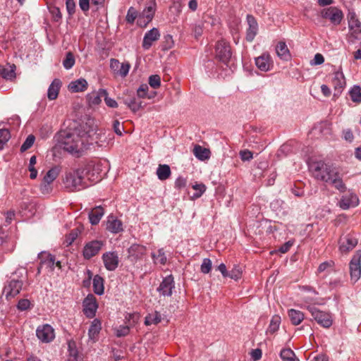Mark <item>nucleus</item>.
I'll use <instances>...</instances> for the list:
<instances>
[{
    "label": "nucleus",
    "instance_id": "obj_1",
    "mask_svg": "<svg viewBox=\"0 0 361 361\" xmlns=\"http://www.w3.org/2000/svg\"><path fill=\"white\" fill-rule=\"evenodd\" d=\"M95 134L96 126L94 119L85 117L80 123H75L73 127L59 132L55 136V147L78 156L91 144Z\"/></svg>",
    "mask_w": 361,
    "mask_h": 361
},
{
    "label": "nucleus",
    "instance_id": "obj_2",
    "mask_svg": "<svg viewBox=\"0 0 361 361\" xmlns=\"http://www.w3.org/2000/svg\"><path fill=\"white\" fill-rule=\"evenodd\" d=\"M309 167L315 179L326 183H329L338 172L336 166L323 161H314L310 164Z\"/></svg>",
    "mask_w": 361,
    "mask_h": 361
},
{
    "label": "nucleus",
    "instance_id": "obj_3",
    "mask_svg": "<svg viewBox=\"0 0 361 361\" xmlns=\"http://www.w3.org/2000/svg\"><path fill=\"white\" fill-rule=\"evenodd\" d=\"M85 174V170L83 169L67 172L63 179L65 187L71 191L80 190L87 187L84 180Z\"/></svg>",
    "mask_w": 361,
    "mask_h": 361
},
{
    "label": "nucleus",
    "instance_id": "obj_4",
    "mask_svg": "<svg viewBox=\"0 0 361 361\" xmlns=\"http://www.w3.org/2000/svg\"><path fill=\"white\" fill-rule=\"evenodd\" d=\"M130 92L133 94H129L125 99V104L134 112L145 106L142 99H152L157 96V92H136V94H135V92Z\"/></svg>",
    "mask_w": 361,
    "mask_h": 361
},
{
    "label": "nucleus",
    "instance_id": "obj_5",
    "mask_svg": "<svg viewBox=\"0 0 361 361\" xmlns=\"http://www.w3.org/2000/svg\"><path fill=\"white\" fill-rule=\"evenodd\" d=\"M350 281L355 283L361 276V250L355 252L349 263Z\"/></svg>",
    "mask_w": 361,
    "mask_h": 361
},
{
    "label": "nucleus",
    "instance_id": "obj_6",
    "mask_svg": "<svg viewBox=\"0 0 361 361\" xmlns=\"http://www.w3.org/2000/svg\"><path fill=\"white\" fill-rule=\"evenodd\" d=\"M313 319L322 327L329 328L333 324V319L329 312H323L314 307H308Z\"/></svg>",
    "mask_w": 361,
    "mask_h": 361
},
{
    "label": "nucleus",
    "instance_id": "obj_7",
    "mask_svg": "<svg viewBox=\"0 0 361 361\" xmlns=\"http://www.w3.org/2000/svg\"><path fill=\"white\" fill-rule=\"evenodd\" d=\"M311 133L317 138L330 139L332 136L331 123L327 121L317 123Z\"/></svg>",
    "mask_w": 361,
    "mask_h": 361
},
{
    "label": "nucleus",
    "instance_id": "obj_8",
    "mask_svg": "<svg viewBox=\"0 0 361 361\" xmlns=\"http://www.w3.org/2000/svg\"><path fill=\"white\" fill-rule=\"evenodd\" d=\"M216 57L224 64H227L231 57L228 43L224 39L219 40L216 44Z\"/></svg>",
    "mask_w": 361,
    "mask_h": 361
},
{
    "label": "nucleus",
    "instance_id": "obj_9",
    "mask_svg": "<svg viewBox=\"0 0 361 361\" xmlns=\"http://www.w3.org/2000/svg\"><path fill=\"white\" fill-rule=\"evenodd\" d=\"M104 245V242L99 240H94L87 243L82 250L83 257L85 259L92 258L99 253Z\"/></svg>",
    "mask_w": 361,
    "mask_h": 361
},
{
    "label": "nucleus",
    "instance_id": "obj_10",
    "mask_svg": "<svg viewBox=\"0 0 361 361\" xmlns=\"http://www.w3.org/2000/svg\"><path fill=\"white\" fill-rule=\"evenodd\" d=\"M146 251L147 247L145 245L133 243L127 250V258L130 262L135 264L142 259L146 254Z\"/></svg>",
    "mask_w": 361,
    "mask_h": 361
},
{
    "label": "nucleus",
    "instance_id": "obj_11",
    "mask_svg": "<svg viewBox=\"0 0 361 361\" xmlns=\"http://www.w3.org/2000/svg\"><path fill=\"white\" fill-rule=\"evenodd\" d=\"M83 313L90 319L93 318L97 312L98 304L92 294H88L82 302Z\"/></svg>",
    "mask_w": 361,
    "mask_h": 361
},
{
    "label": "nucleus",
    "instance_id": "obj_12",
    "mask_svg": "<svg viewBox=\"0 0 361 361\" xmlns=\"http://www.w3.org/2000/svg\"><path fill=\"white\" fill-rule=\"evenodd\" d=\"M156 1L153 0L139 15L137 23L140 26H146L154 18L156 11Z\"/></svg>",
    "mask_w": 361,
    "mask_h": 361
},
{
    "label": "nucleus",
    "instance_id": "obj_13",
    "mask_svg": "<svg viewBox=\"0 0 361 361\" xmlns=\"http://www.w3.org/2000/svg\"><path fill=\"white\" fill-rule=\"evenodd\" d=\"M102 259L104 266L106 270L113 271L118 268L119 264V257L117 252H106L102 255Z\"/></svg>",
    "mask_w": 361,
    "mask_h": 361
},
{
    "label": "nucleus",
    "instance_id": "obj_14",
    "mask_svg": "<svg viewBox=\"0 0 361 361\" xmlns=\"http://www.w3.org/2000/svg\"><path fill=\"white\" fill-rule=\"evenodd\" d=\"M36 336L43 343H50L55 338L54 329L49 324L39 326L36 330Z\"/></svg>",
    "mask_w": 361,
    "mask_h": 361
},
{
    "label": "nucleus",
    "instance_id": "obj_15",
    "mask_svg": "<svg viewBox=\"0 0 361 361\" xmlns=\"http://www.w3.org/2000/svg\"><path fill=\"white\" fill-rule=\"evenodd\" d=\"M322 16L324 18L329 19L333 24L338 25L341 23L343 15L342 11L336 7H329L323 9Z\"/></svg>",
    "mask_w": 361,
    "mask_h": 361
},
{
    "label": "nucleus",
    "instance_id": "obj_16",
    "mask_svg": "<svg viewBox=\"0 0 361 361\" xmlns=\"http://www.w3.org/2000/svg\"><path fill=\"white\" fill-rule=\"evenodd\" d=\"M175 288V282L171 274L164 277L157 288V291L161 295L170 297L172 295V290Z\"/></svg>",
    "mask_w": 361,
    "mask_h": 361
},
{
    "label": "nucleus",
    "instance_id": "obj_17",
    "mask_svg": "<svg viewBox=\"0 0 361 361\" xmlns=\"http://www.w3.org/2000/svg\"><path fill=\"white\" fill-rule=\"evenodd\" d=\"M338 204L342 209L346 210L357 207L359 204V198L356 194L349 191L348 194L341 196Z\"/></svg>",
    "mask_w": 361,
    "mask_h": 361
},
{
    "label": "nucleus",
    "instance_id": "obj_18",
    "mask_svg": "<svg viewBox=\"0 0 361 361\" xmlns=\"http://www.w3.org/2000/svg\"><path fill=\"white\" fill-rule=\"evenodd\" d=\"M23 283L19 280H11L7 286L4 287V293L6 298L9 300L10 298H14L17 295L21 288Z\"/></svg>",
    "mask_w": 361,
    "mask_h": 361
},
{
    "label": "nucleus",
    "instance_id": "obj_19",
    "mask_svg": "<svg viewBox=\"0 0 361 361\" xmlns=\"http://www.w3.org/2000/svg\"><path fill=\"white\" fill-rule=\"evenodd\" d=\"M357 244V239L352 235L341 237L339 240V250L341 252H348Z\"/></svg>",
    "mask_w": 361,
    "mask_h": 361
},
{
    "label": "nucleus",
    "instance_id": "obj_20",
    "mask_svg": "<svg viewBox=\"0 0 361 361\" xmlns=\"http://www.w3.org/2000/svg\"><path fill=\"white\" fill-rule=\"evenodd\" d=\"M256 66L262 71H269L273 66L271 56L268 53H264L255 59Z\"/></svg>",
    "mask_w": 361,
    "mask_h": 361
},
{
    "label": "nucleus",
    "instance_id": "obj_21",
    "mask_svg": "<svg viewBox=\"0 0 361 361\" xmlns=\"http://www.w3.org/2000/svg\"><path fill=\"white\" fill-rule=\"evenodd\" d=\"M160 33L157 28L153 27L147 31L143 38L142 47L144 49H149L152 43L159 39Z\"/></svg>",
    "mask_w": 361,
    "mask_h": 361
},
{
    "label": "nucleus",
    "instance_id": "obj_22",
    "mask_svg": "<svg viewBox=\"0 0 361 361\" xmlns=\"http://www.w3.org/2000/svg\"><path fill=\"white\" fill-rule=\"evenodd\" d=\"M247 22L248 24V28L246 32V39L248 42H252L257 33L258 24L255 18L252 15L247 16Z\"/></svg>",
    "mask_w": 361,
    "mask_h": 361
},
{
    "label": "nucleus",
    "instance_id": "obj_23",
    "mask_svg": "<svg viewBox=\"0 0 361 361\" xmlns=\"http://www.w3.org/2000/svg\"><path fill=\"white\" fill-rule=\"evenodd\" d=\"M106 229L111 233L117 234L123 231V223L113 215L108 216Z\"/></svg>",
    "mask_w": 361,
    "mask_h": 361
},
{
    "label": "nucleus",
    "instance_id": "obj_24",
    "mask_svg": "<svg viewBox=\"0 0 361 361\" xmlns=\"http://www.w3.org/2000/svg\"><path fill=\"white\" fill-rule=\"evenodd\" d=\"M102 329L101 322L98 319H94L88 329V338L92 343H95L98 335Z\"/></svg>",
    "mask_w": 361,
    "mask_h": 361
},
{
    "label": "nucleus",
    "instance_id": "obj_25",
    "mask_svg": "<svg viewBox=\"0 0 361 361\" xmlns=\"http://www.w3.org/2000/svg\"><path fill=\"white\" fill-rule=\"evenodd\" d=\"M348 27L355 34L361 33V23L355 13L349 12L348 14Z\"/></svg>",
    "mask_w": 361,
    "mask_h": 361
},
{
    "label": "nucleus",
    "instance_id": "obj_26",
    "mask_svg": "<svg viewBox=\"0 0 361 361\" xmlns=\"http://www.w3.org/2000/svg\"><path fill=\"white\" fill-rule=\"evenodd\" d=\"M104 214V208L101 206H97L89 213V219L92 225H97L100 221Z\"/></svg>",
    "mask_w": 361,
    "mask_h": 361
},
{
    "label": "nucleus",
    "instance_id": "obj_27",
    "mask_svg": "<svg viewBox=\"0 0 361 361\" xmlns=\"http://www.w3.org/2000/svg\"><path fill=\"white\" fill-rule=\"evenodd\" d=\"M331 83L335 90L343 89L345 86V79L343 72L336 71L331 77Z\"/></svg>",
    "mask_w": 361,
    "mask_h": 361
},
{
    "label": "nucleus",
    "instance_id": "obj_28",
    "mask_svg": "<svg viewBox=\"0 0 361 361\" xmlns=\"http://www.w3.org/2000/svg\"><path fill=\"white\" fill-rule=\"evenodd\" d=\"M16 66L14 64H6L0 66V77L6 80H12L16 77Z\"/></svg>",
    "mask_w": 361,
    "mask_h": 361
},
{
    "label": "nucleus",
    "instance_id": "obj_29",
    "mask_svg": "<svg viewBox=\"0 0 361 361\" xmlns=\"http://www.w3.org/2000/svg\"><path fill=\"white\" fill-rule=\"evenodd\" d=\"M38 257L41 260V264L43 266H46L47 268L53 270L55 265V257L51 254L47 253L46 252H41L38 254Z\"/></svg>",
    "mask_w": 361,
    "mask_h": 361
},
{
    "label": "nucleus",
    "instance_id": "obj_30",
    "mask_svg": "<svg viewBox=\"0 0 361 361\" xmlns=\"http://www.w3.org/2000/svg\"><path fill=\"white\" fill-rule=\"evenodd\" d=\"M277 56L282 60L288 61L290 59V51L285 42H279L276 47Z\"/></svg>",
    "mask_w": 361,
    "mask_h": 361
},
{
    "label": "nucleus",
    "instance_id": "obj_31",
    "mask_svg": "<svg viewBox=\"0 0 361 361\" xmlns=\"http://www.w3.org/2000/svg\"><path fill=\"white\" fill-rule=\"evenodd\" d=\"M193 154L195 157L200 161L207 160L211 156V152L209 149L203 147L199 145H196L194 147Z\"/></svg>",
    "mask_w": 361,
    "mask_h": 361
},
{
    "label": "nucleus",
    "instance_id": "obj_32",
    "mask_svg": "<svg viewBox=\"0 0 361 361\" xmlns=\"http://www.w3.org/2000/svg\"><path fill=\"white\" fill-rule=\"evenodd\" d=\"M105 93L106 92H90L87 95V99L88 101V104L90 106L94 107L98 104H99L102 102V97H104Z\"/></svg>",
    "mask_w": 361,
    "mask_h": 361
},
{
    "label": "nucleus",
    "instance_id": "obj_33",
    "mask_svg": "<svg viewBox=\"0 0 361 361\" xmlns=\"http://www.w3.org/2000/svg\"><path fill=\"white\" fill-rule=\"evenodd\" d=\"M288 315L291 324L295 326L299 325L305 318L303 312L295 309L288 310Z\"/></svg>",
    "mask_w": 361,
    "mask_h": 361
},
{
    "label": "nucleus",
    "instance_id": "obj_34",
    "mask_svg": "<svg viewBox=\"0 0 361 361\" xmlns=\"http://www.w3.org/2000/svg\"><path fill=\"white\" fill-rule=\"evenodd\" d=\"M329 184L333 185L336 189L339 190L341 192H344L346 190V186L343 182L342 178L338 171L334 176L332 177Z\"/></svg>",
    "mask_w": 361,
    "mask_h": 361
},
{
    "label": "nucleus",
    "instance_id": "obj_35",
    "mask_svg": "<svg viewBox=\"0 0 361 361\" xmlns=\"http://www.w3.org/2000/svg\"><path fill=\"white\" fill-rule=\"evenodd\" d=\"M104 279L99 275H95L93 278V290L95 294L102 295L104 293Z\"/></svg>",
    "mask_w": 361,
    "mask_h": 361
},
{
    "label": "nucleus",
    "instance_id": "obj_36",
    "mask_svg": "<svg viewBox=\"0 0 361 361\" xmlns=\"http://www.w3.org/2000/svg\"><path fill=\"white\" fill-rule=\"evenodd\" d=\"M69 90H85L88 87V83L84 78H79L69 83Z\"/></svg>",
    "mask_w": 361,
    "mask_h": 361
},
{
    "label": "nucleus",
    "instance_id": "obj_37",
    "mask_svg": "<svg viewBox=\"0 0 361 361\" xmlns=\"http://www.w3.org/2000/svg\"><path fill=\"white\" fill-rule=\"evenodd\" d=\"M171 173V169L167 164L159 165L157 169V175L158 178L161 180H164L169 178Z\"/></svg>",
    "mask_w": 361,
    "mask_h": 361
},
{
    "label": "nucleus",
    "instance_id": "obj_38",
    "mask_svg": "<svg viewBox=\"0 0 361 361\" xmlns=\"http://www.w3.org/2000/svg\"><path fill=\"white\" fill-rule=\"evenodd\" d=\"M161 321V314L154 311L152 313L148 314L145 319V324L147 326H149L152 324H157Z\"/></svg>",
    "mask_w": 361,
    "mask_h": 361
},
{
    "label": "nucleus",
    "instance_id": "obj_39",
    "mask_svg": "<svg viewBox=\"0 0 361 361\" xmlns=\"http://www.w3.org/2000/svg\"><path fill=\"white\" fill-rule=\"evenodd\" d=\"M151 255L154 264L164 265L166 263L167 258L163 248L159 249L157 252H152Z\"/></svg>",
    "mask_w": 361,
    "mask_h": 361
},
{
    "label": "nucleus",
    "instance_id": "obj_40",
    "mask_svg": "<svg viewBox=\"0 0 361 361\" xmlns=\"http://www.w3.org/2000/svg\"><path fill=\"white\" fill-rule=\"evenodd\" d=\"M281 324V317L279 315H274L272 317L269 327L267 330V333L274 334L279 329Z\"/></svg>",
    "mask_w": 361,
    "mask_h": 361
},
{
    "label": "nucleus",
    "instance_id": "obj_41",
    "mask_svg": "<svg viewBox=\"0 0 361 361\" xmlns=\"http://www.w3.org/2000/svg\"><path fill=\"white\" fill-rule=\"evenodd\" d=\"M284 202L279 199L274 200L270 203L271 209L277 214H284Z\"/></svg>",
    "mask_w": 361,
    "mask_h": 361
},
{
    "label": "nucleus",
    "instance_id": "obj_42",
    "mask_svg": "<svg viewBox=\"0 0 361 361\" xmlns=\"http://www.w3.org/2000/svg\"><path fill=\"white\" fill-rule=\"evenodd\" d=\"M280 357L283 361H299L295 357V353L290 348L283 349L280 353Z\"/></svg>",
    "mask_w": 361,
    "mask_h": 361
},
{
    "label": "nucleus",
    "instance_id": "obj_43",
    "mask_svg": "<svg viewBox=\"0 0 361 361\" xmlns=\"http://www.w3.org/2000/svg\"><path fill=\"white\" fill-rule=\"evenodd\" d=\"M75 63V59L73 54L68 51L66 54V57L63 61V66L65 69L70 70L72 68Z\"/></svg>",
    "mask_w": 361,
    "mask_h": 361
},
{
    "label": "nucleus",
    "instance_id": "obj_44",
    "mask_svg": "<svg viewBox=\"0 0 361 361\" xmlns=\"http://www.w3.org/2000/svg\"><path fill=\"white\" fill-rule=\"evenodd\" d=\"M59 170L57 167L49 169L44 176L43 180L51 183L58 176Z\"/></svg>",
    "mask_w": 361,
    "mask_h": 361
},
{
    "label": "nucleus",
    "instance_id": "obj_45",
    "mask_svg": "<svg viewBox=\"0 0 361 361\" xmlns=\"http://www.w3.org/2000/svg\"><path fill=\"white\" fill-rule=\"evenodd\" d=\"M192 188L195 190V192L192 196L193 200L200 198L206 191V186L203 183H196L192 185Z\"/></svg>",
    "mask_w": 361,
    "mask_h": 361
},
{
    "label": "nucleus",
    "instance_id": "obj_46",
    "mask_svg": "<svg viewBox=\"0 0 361 361\" xmlns=\"http://www.w3.org/2000/svg\"><path fill=\"white\" fill-rule=\"evenodd\" d=\"M11 134L8 129H0V151L4 149V145L9 140Z\"/></svg>",
    "mask_w": 361,
    "mask_h": 361
},
{
    "label": "nucleus",
    "instance_id": "obj_47",
    "mask_svg": "<svg viewBox=\"0 0 361 361\" xmlns=\"http://www.w3.org/2000/svg\"><path fill=\"white\" fill-rule=\"evenodd\" d=\"M35 140V136L33 135H29L27 137L26 140L23 143V145H21L20 151L22 152H23L27 150L29 148H30L33 145Z\"/></svg>",
    "mask_w": 361,
    "mask_h": 361
},
{
    "label": "nucleus",
    "instance_id": "obj_48",
    "mask_svg": "<svg viewBox=\"0 0 361 361\" xmlns=\"http://www.w3.org/2000/svg\"><path fill=\"white\" fill-rule=\"evenodd\" d=\"M334 266V262L332 260L326 261L319 264L317 269V273L320 274L324 271H328L331 269Z\"/></svg>",
    "mask_w": 361,
    "mask_h": 361
},
{
    "label": "nucleus",
    "instance_id": "obj_49",
    "mask_svg": "<svg viewBox=\"0 0 361 361\" xmlns=\"http://www.w3.org/2000/svg\"><path fill=\"white\" fill-rule=\"evenodd\" d=\"M241 268L239 266H235L232 270L228 272V276L227 277L237 281L241 277Z\"/></svg>",
    "mask_w": 361,
    "mask_h": 361
},
{
    "label": "nucleus",
    "instance_id": "obj_50",
    "mask_svg": "<svg viewBox=\"0 0 361 361\" xmlns=\"http://www.w3.org/2000/svg\"><path fill=\"white\" fill-rule=\"evenodd\" d=\"M149 84L153 89H157L161 84V78L158 75H152L149 77Z\"/></svg>",
    "mask_w": 361,
    "mask_h": 361
},
{
    "label": "nucleus",
    "instance_id": "obj_51",
    "mask_svg": "<svg viewBox=\"0 0 361 361\" xmlns=\"http://www.w3.org/2000/svg\"><path fill=\"white\" fill-rule=\"evenodd\" d=\"M212 261L210 259H209V258L203 259L202 264H201V267H200L201 272L203 274L209 273L212 269Z\"/></svg>",
    "mask_w": 361,
    "mask_h": 361
},
{
    "label": "nucleus",
    "instance_id": "obj_52",
    "mask_svg": "<svg viewBox=\"0 0 361 361\" xmlns=\"http://www.w3.org/2000/svg\"><path fill=\"white\" fill-rule=\"evenodd\" d=\"M137 17V13L133 7H130L127 13L126 20L128 23H133Z\"/></svg>",
    "mask_w": 361,
    "mask_h": 361
},
{
    "label": "nucleus",
    "instance_id": "obj_53",
    "mask_svg": "<svg viewBox=\"0 0 361 361\" xmlns=\"http://www.w3.org/2000/svg\"><path fill=\"white\" fill-rule=\"evenodd\" d=\"M79 228H75L73 229L68 235H66V242L68 245L72 244L73 242L78 238L79 233H80Z\"/></svg>",
    "mask_w": 361,
    "mask_h": 361
},
{
    "label": "nucleus",
    "instance_id": "obj_54",
    "mask_svg": "<svg viewBox=\"0 0 361 361\" xmlns=\"http://www.w3.org/2000/svg\"><path fill=\"white\" fill-rule=\"evenodd\" d=\"M130 68V66L128 63H122L118 70L117 74L121 77H126L129 72Z\"/></svg>",
    "mask_w": 361,
    "mask_h": 361
},
{
    "label": "nucleus",
    "instance_id": "obj_55",
    "mask_svg": "<svg viewBox=\"0 0 361 361\" xmlns=\"http://www.w3.org/2000/svg\"><path fill=\"white\" fill-rule=\"evenodd\" d=\"M348 94L347 98H350L353 102L355 103L361 102V92H348Z\"/></svg>",
    "mask_w": 361,
    "mask_h": 361
},
{
    "label": "nucleus",
    "instance_id": "obj_56",
    "mask_svg": "<svg viewBox=\"0 0 361 361\" xmlns=\"http://www.w3.org/2000/svg\"><path fill=\"white\" fill-rule=\"evenodd\" d=\"M343 138L347 142H352L354 140V135L352 130L349 128L343 130Z\"/></svg>",
    "mask_w": 361,
    "mask_h": 361
},
{
    "label": "nucleus",
    "instance_id": "obj_57",
    "mask_svg": "<svg viewBox=\"0 0 361 361\" xmlns=\"http://www.w3.org/2000/svg\"><path fill=\"white\" fill-rule=\"evenodd\" d=\"M62 86V82L59 78H55L50 84L47 90H59Z\"/></svg>",
    "mask_w": 361,
    "mask_h": 361
},
{
    "label": "nucleus",
    "instance_id": "obj_58",
    "mask_svg": "<svg viewBox=\"0 0 361 361\" xmlns=\"http://www.w3.org/2000/svg\"><path fill=\"white\" fill-rule=\"evenodd\" d=\"M66 9L70 16L75 13V4L73 0H66Z\"/></svg>",
    "mask_w": 361,
    "mask_h": 361
},
{
    "label": "nucleus",
    "instance_id": "obj_59",
    "mask_svg": "<svg viewBox=\"0 0 361 361\" xmlns=\"http://www.w3.org/2000/svg\"><path fill=\"white\" fill-rule=\"evenodd\" d=\"M240 157L243 161H250L252 159L253 155L250 150L245 149L240 152Z\"/></svg>",
    "mask_w": 361,
    "mask_h": 361
},
{
    "label": "nucleus",
    "instance_id": "obj_60",
    "mask_svg": "<svg viewBox=\"0 0 361 361\" xmlns=\"http://www.w3.org/2000/svg\"><path fill=\"white\" fill-rule=\"evenodd\" d=\"M30 302L27 299H21L18 301V309L20 310H26L30 307Z\"/></svg>",
    "mask_w": 361,
    "mask_h": 361
},
{
    "label": "nucleus",
    "instance_id": "obj_61",
    "mask_svg": "<svg viewBox=\"0 0 361 361\" xmlns=\"http://www.w3.org/2000/svg\"><path fill=\"white\" fill-rule=\"evenodd\" d=\"M187 180L182 176H179L175 181V188L182 189L186 186Z\"/></svg>",
    "mask_w": 361,
    "mask_h": 361
},
{
    "label": "nucleus",
    "instance_id": "obj_62",
    "mask_svg": "<svg viewBox=\"0 0 361 361\" xmlns=\"http://www.w3.org/2000/svg\"><path fill=\"white\" fill-rule=\"evenodd\" d=\"M130 329L127 326H121L116 331V336L118 337L125 336L129 334Z\"/></svg>",
    "mask_w": 361,
    "mask_h": 361
},
{
    "label": "nucleus",
    "instance_id": "obj_63",
    "mask_svg": "<svg viewBox=\"0 0 361 361\" xmlns=\"http://www.w3.org/2000/svg\"><path fill=\"white\" fill-rule=\"evenodd\" d=\"M294 244V240H288L287 241L286 243H285L283 245H282L279 250L281 252V253H286V252H288L290 248Z\"/></svg>",
    "mask_w": 361,
    "mask_h": 361
},
{
    "label": "nucleus",
    "instance_id": "obj_64",
    "mask_svg": "<svg viewBox=\"0 0 361 361\" xmlns=\"http://www.w3.org/2000/svg\"><path fill=\"white\" fill-rule=\"evenodd\" d=\"M113 128L114 132L118 135L121 136L122 135V132L123 131V126L118 121H114Z\"/></svg>",
    "mask_w": 361,
    "mask_h": 361
}]
</instances>
